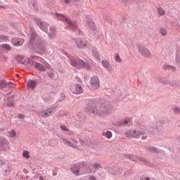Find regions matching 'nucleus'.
<instances>
[{"label":"nucleus","mask_w":180,"mask_h":180,"mask_svg":"<svg viewBox=\"0 0 180 180\" xmlns=\"http://www.w3.org/2000/svg\"><path fill=\"white\" fill-rule=\"evenodd\" d=\"M86 112L93 113L96 116H106L109 113V109L105 104H90L86 107Z\"/></svg>","instance_id":"nucleus-1"},{"label":"nucleus","mask_w":180,"mask_h":180,"mask_svg":"<svg viewBox=\"0 0 180 180\" xmlns=\"http://www.w3.org/2000/svg\"><path fill=\"white\" fill-rule=\"evenodd\" d=\"M29 46L30 47H33L36 50H44V42L40 39H36L35 33L31 34Z\"/></svg>","instance_id":"nucleus-2"},{"label":"nucleus","mask_w":180,"mask_h":180,"mask_svg":"<svg viewBox=\"0 0 180 180\" xmlns=\"http://www.w3.org/2000/svg\"><path fill=\"white\" fill-rule=\"evenodd\" d=\"M57 18L59 19V20H63V22H66L68 26H69L70 29H72V30H77V23L76 22H72L70 19L67 18V17L61 15V14H56Z\"/></svg>","instance_id":"nucleus-3"},{"label":"nucleus","mask_w":180,"mask_h":180,"mask_svg":"<svg viewBox=\"0 0 180 180\" xmlns=\"http://www.w3.org/2000/svg\"><path fill=\"white\" fill-rule=\"evenodd\" d=\"M71 65H72V67H76V68H81L82 67L83 68H86V70L91 68V66L89 64H85V62L80 59L72 60Z\"/></svg>","instance_id":"nucleus-4"},{"label":"nucleus","mask_w":180,"mask_h":180,"mask_svg":"<svg viewBox=\"0 0 180 180\" xmlns=\"http://www.w3.org/2000/svg\"><path fill=\"white\" fill-rule=\"evenodd\" d=\"M90 84L91 89H93V91L98 89V88L101 86V82L99 81V78L96 76H94L91 78Z\"/></svg>","instance_id":"nucleus-5"},{"label":"nucleus","mask_w":180,"mask_h":180,"mask_svg":"<svg viewBox=\"0 0 180 180\" xmlns=\"http://www.w3.org/2000/svg\"><path fill=\"white\" fill-rule=\"evenodd\" d=\"M70 90L75 95H79L84 92V89L81 84H71L70 86Z\"/></svg>","instance_id":"nucleus-6"},{"label":"nucleus","mask_w":180,"mask_h":180,"mask_svg":"<svg viewBox=\"0 0 180 180\" xmlns=\"http://www.w3.org/2000/svg\"><path fill=\"white\" fill-rule=\"evenodd\" d=\"M56 112V108H51L47 109L46 110H41L39 112V116H41V117H49V116H51L53 113Z\"/></svg>","instance_id":"nucleus-7"},{"label":"nucleus","mask_w":180,"mask_h":180,"mask_svg":"<svg viewBox=\"0 0 180 180\" xmlns=\"http://www.w3.org/2000/svg\"><path fill=\"white\" fill-rule=\"evenodd\" d=\"M0 165L2 174H4V175H9V173L11 172V166L9 164H6L5 161L1 160Z\"/></svg>","instance_id":"nucleus-8"},{"label":"nucleus","mask_w":180,"mask_h":180,"mask_svg":"<svg viewBox=\"0 0 180 180\" xmlns=\"http://www.w3.org/2000/svg\"><path fill=\"white\" fill-rule=\"evenodd\" d=\"M77 49H85V47H89L91 44L87 41L82 40V39H76L75 41Z\"/></svg>","instance_id":"nucleus-9"},{"label":"nucleus","mask_w":180,"mask_h":180,"mask_svg":"<svg viewBox=\"0 0 180 180\" xmlns=\"http://www.w3.org/2000/svg\"><path fill=\"white\" fill-rule=\"evenodd\" d=\"M139 53H141L143 57H146V58H150V57H151V52H150V50L148 49L139 46Z\"/></svg>","instance_id":"nucleus-10"},{"label":"nucleus","mask_w":180,"mask_h":180,"mask_svg":"<svg viewBox=\"0 0 180 180\" xmlns=\"http://www.w3.org/2000/svg\"><path fill=\"white\" fill-rule=\"evenodd\" d=\"M143 132L141 131H129L127 133V136L128 137H134L135 139H137L139 136H141V134H143Z\"/></svg>","instance_id":"nucleus-11"},{"label":"nucleus","mask_w":180,"mask_h":180,"mask_svg":"<svg viewBox=\"0 0 180 180\" xmlns=\"http://www.w3.org/2000/svg\"><path fill=\"white\" fill-rule=\"evenodd\" d=\"M34 20H35L37 26H39V27H40V29H41V30H44V31L46 30L47 24L46 22H41V20H40V19H39V18H34Z\"/></svg>","instance_id":"nucleus-12"},{"label":"nucleus","mask_w":180,"mask_h":180,"mask_svg":"<svg viewBox=\"0 0 180 180\" xmlns=\"http://www.w3.org/2000/svg\"><path fill=\"white\" fill-rule=\"evenodd\" d=\"M24 40L20 38H13L11 41L12 44L13 46H15L17 47H19V46H22L24 43Z\"/></svg>","instance_id":"nucleus-13"},{"label":"nucleus","mask_w":180,"mask_h":180,"mask_svg":"<svg viewBox=\"0 0 180 180\" xmlns=\"http://www.w3.org/2000/svg\"><path fill=\"white\" fill-rule=\"evenodd\" d=\"M8 141L5 138H0V150H6Z\"/></svg>","instance_id":"nucleus-14"},{"label":"nucleus","mask_w":180,"mask_h":180,"mask_svg":"<svg viewBox=\"0 0 180 180\" xmlns=\"http://www.w3.org/2000/svg\"><path fill=\"white\" fill-rule=\"evenodd\" d=\"M63 141L64 144H66V146H69V147H73V148H77V144H78V142L76 141H73V143H71L70 141L67 139H63Z\"/></svg>","instance_id":"nucleus-15"},{"label":"nucleus","mask_w":180,"mask_h":180,"mask_svg":"<svg viewBox=\"0 0 180 180\" xmlns=\"http://www.w3.org/2000/svg\"><path fill=\"white\" fill-rule=\"evenodd\" d=\"M35 86H36V82L33 80H30L27 82V89H34Z\"/></svg>","instance_id":"nucleus-16"},{"label":"nucleus","mask_w":180,"mask_h":180,"mask_svg":"<svg viewBox=\"0 0 180 180\" xmlns=\"http://www.w3.org/2000/svg\"><path fill=\"white\" fill-rule=\"evenodd\" d=\"M34 68L39 71H44L46 68L41 63H36Z\"/></svg>","instance_id":"nucleus-17"},{"label":"nucleus","mask_w":180,"mask_h":180,"mask_svg":"<svg viewBox=\"0 0 180 180\" xmlns=\"http://www.w3.org/2000/svg\"><path fill=\"white\" fill-rule=\"evenodd\" d=\"M72 171L75 175H79V167H78V166H73L72 167Z\"/></svg>","instance_id":"nucleus-18"},{"label":"nucleus","mask_w":180,"mask_h":180,"mask_svg":"<svg viewBox=\"0 0 180 180\" xmlns=\"http://www.w3.org/2000/svg\"><path fill=\"white\" fill-rule=\"evenodd\" d=\"M8 136L11 139L16 137V131L15 129H11L10 131H8Z\"/></svg>","instance_id":"nucleus-19"},{"label":"nucleus","mask_w":180,"mask_h":180,"mask_svg":"<svg viewBox=\"0 0 180 180\" xmlns=\"http://www.w3.org/2000/svg\"><path fill=\"white\" fill-rule=\"evenodd\" d=\"M102 65L104 68H109L110 67V63L106 60H102Z\"/></svg>","instance_id":"nucleus-20"},{"label":"nucleus","mask_w":180,"mask_h":180,"mask_svg":"<svg viewBox=\"0 0 180 180\" xmlns=\"http://www.w3.org/2000/svg\"><path fill=\"white\" fill-rule=\"evenodd\" d=\"M131 123V120L126 119L124 122L121 124V126H127V124H130Z\"/></svg>","instance_id":"nucleus-21"},{"label":"nucleus","mask_w":180,"mask_h":180,"mask_svg":"<svg viewBox=\"0 0 180 180\" xmlns=\"http://www.w3.org/2000/svg\"><path fill=\"white\" fill-rule=\"evenodd\" d=\"M22 157H24V158H27V159L30 158V155L29 153V151L24 150L22 153Z\"/></svg>","instance_id":"nucleus-22"},{"label":"nucleus","mask_w":180,"mask_h":180,"mask_svg":"<svg viewBox=\"0 0 180 180\" xmlns=\"http://www.w3.org/2000/svg\"><path fill=\"white\" fill-rule=\"evenodd\" d=\"M93 57H94L96 60H98V61H101V57L99 56V53L98 52H93Z\"/></svg>","instance_id":"nucleus-23"},{"label":"nucleus","mask_w":180,"mask_h":180,"mask_svg":"<svg viewBox=\"0 0 180 180\" xmlns=\"http://www.w3.org/2000/svg\"><path fill=\"white\" fill-rule=\"evenodd\" d=\"M158 13L160 16L165 15V11L161 8H158Z\"/></svg>","instance_id":"nucleus-24"},{"label":"nucleus","mask_w":180,"mask_h":180,"mask_svg":"<svg viewBox=\"0 0 180 180\" xmlns=\"http://www.w3.org/2000/svg\"><path fill=\"white\" fill-rule=\"evenodd\" d=\"M4 88H6V82L5 81H0V89H4Z\"/></svg>","instance_id":"nucleus-25"},{"label":"nucleus","mask_w":180,"mask_h":180,"mask_svg":"<svg viewBox=\"0 0 180 180\" xmlns=\"http://www.w3.org/2000/svg\"><path fill=\"white\" fill-rule=\"evenodd\" d=\"M75 2H79V0H65V4H75Z\"/></svg>","instance_id":"nucleus-26"},{"label":"nucleus","mask_w":180,"mask_h":180,"mask_svg":"<svg viewBox=\"0 0 180 180\" xmlns=\"http://www.w3.org/2000/svg\"><path fill=\"white\" fill-rule=\"evenodd\" d=\"M1 47L2 49H4V50H11V46H9L8 44H6L1 45Z\"/></svg>","instance_id":"nucleus-27"},{"label":"nucleus","mask_w":180,"mask_h":180,"mask_svg":"<svg viewBox=\"0 0 180 180\" xmlns=\"http://www.w3.org/2000/svg\"><path fill=\"white\" fill-rule=\"evenodd\" d=\"M115 60L116 63H122V58H120V56H119V54L115 55Z\"/></svg>","instance_id":"nucleus-28"},{"label":"nucleus","mask_w":180,"mask_h":180,"mask_svg":"<svg viewBox=\"0 0 180 180\" xmlns=\"http://www.w3.org/2000/svg\"><path fill=\"white\" fill-rule=\"evenodd\" d=\"M2 41H8V37L0 35V43H1Z\"/></svg>","instance_id":"nucleus-29"},{"label":"nucleus","mask_w":180,"mask_h":180,"mask_svg":"<svg viewBox=\"0 0 180 180\" xmlns=\"http://www.w3.org/2000/svg\"><path fill=\"white\" fill-rule=\"evenodd\" d=\"M160 34H162V36H166L167 35V30H165V28L160 29Z\"/></svg>","instance_id":"nucleus-30"},{"label":"nucleus","mask_w":180,"mask_h":180,"mask_svg":"<svg viewBox=\"0 0 180 180\" xmlns=\"http://www.w3.org/2000/svg\"><path fill=\"white\" fill-rule=\"evenodd\" d=\"M106 139H111L112 138V131H107L105 134Z\"/></svg>","instance_id":"nucleus-31"},{"label":"nucleus","mask_w":180,"mask_h":180,"mask_svg":"<svg viewBox=\"0 0 180 180\" xmlns=\"http://www.w3.org/2000/svg\"><path fill=\"white\" fill-rule=\"evenodd\" d=\"M50 30H51L49 33L50 36H52L53 34H56V29H54V27H51Z\"/></svg>","instance_id":"nucleus-32"},{"label":"nucleus","mask_w":180,"mask_h":180,"mask_svg":"<svg viewBox=\"0 0 180 180\" xmlns=\"http://www.w3.org/2000/svg\"><path fill=\"white\" fill-rule=\"evenodd\" d=\"M131 160H132V161H135V162H139L140 161V159L139 158H137V156H131Z\"/></svg>","instance_id":"nucleus-33"},{"label":"nucleus","mask_w":180,"mask_h":180,"mask_svg":"<svg viewBox=\"0 0 180 180\" xmlns=\"http://www.w3.org/2000/svg\"><path fill=\"white\" fill-rule=\"evenodd\" d=\"M94 169H99V168H101V164L94 163Z\"/></svg>","instance_id":"nucleus-34"},{"label":"nucleus","mask_w":180,"mask_h":180,"mask_svg":"<svg viewBox=\"0 0 180 180\" xmlns=\"http://www.w3.org/2000/svg\"><path fill=\"white\" fill-rule=\"evenodd\" d=\"M174 112L176 113L177 115H180V108H174Z\"/></svg>","instance_id":"nucleus-35"},{"label":"nucleus","mask_w":180,"mask_h":180,"mask_svg":"<svg viewBox=\"0 0 180 180\" xmlns=\"http://www.w3.org/2000/svg\"><path fill=\"white\" fill-rule=\"evenodd\" d=\"M60 128L62 130H64V131H68V129H67V127L65 125H60Z\"/></svg>","instance_id":"nucleus-36"},{"label":"nucleus","mask_w":180,"mask_h":180,"mask_svg":"<svg viewBox=\"0 0 180 180\" xmlns=\"http://www.w3.org/2000/svg\"><path fill=\"white\" fill-rule=\"evenodd\" d=\"M7 106H15V105L13 104V102L7 103Z\"/></svg>","instance_id":"nucleus-37"},{"label":"nucleus","mask_w":180,"mask_h":180,"mask_svg":"<svg viewBox=\"0 0 180 180\" xmlns=\"http://www.w3.org/2000/svg\"><path fill=\"white\" fill-rule=\"evenodd\" d=\"M87 23H88V25H89V26H94V22H92V21H90V22H87Z\"/></svg>","instance_id":"nucleus-38"},{"label":"nucleus","mask_w":180,"mask_h":180,"mask_svg":"<svg viewBox=\"0 0 180 180\" xmlns=\"http://www.w3.org/2000/svg\"><path fill=\"white\" fill-rule=\"evenodd\" d=\"M19 119H25V115H20Z\"/></svg>","instance_id":"nucleus-39"},{"label":"nucleus","mask_w":180,"mask_h":180,"mask_svg":"<svg viewBox=\"0 0 180 180\" xmlns=\"http://www.w3.org/2000/svg\"><path fill=\"white\" fill-rule=\"evenodd\" d=\"M89 180H96V178H95L94 176H90Z\"/></svg>","instance_id":"nucleus-40"},{"label":"nucleus","mask_w":180,"mask_h":180,"mask_svg":"<svg viewBox=\"0 0 180 180\" xmlns=\"http://www.w3.org/2000/svg\"><path fill=\"white\" fill-rule=\"evenodd\" d=\"M150 150H152L153 151H157V149L155 148H150Z\"/></svg>","instance_id":"nucleus-41"},{"label":"nucleus","mask_w":180,"mask_h":180,"mask_svg":"<svg viewBox=\"0 0 180 180\" xmlns=\"http://www.w3.org/2000/svg\"><path fill=\"white\" fill-rule=\"evenodd\" d=\"M90 172H91V174H95V170H94V169H92V170L90 171Z\"/></svg>","instance_id":"nucleus-42"},{"label":"nucleus","mask_w":180,"mask_h":180,"mask_svg":"<svg viewBox=\"0 0 180 180\" xmlns=\"http://www.w3.org/2000/svg\"><path fill=\"white\" fill-rule=\"evenodd\" d=\"M141 180H150V179L149 178H143Z\"/></svg>","instance_id":"nucleus-43"},{"label":"nucleus","mask_w":180,"mask_h":180,"mask_svg":"<svg viewBox=\"0 0 180 180\" xmlns=\"http://www.w3.org/2000/svg\"><path fill=\"white\" fill-rule=\"evenodd\" d=\"M170 70H172L174 71V70H175V68L174 67H170Z\"/></svg>","instance_id":"nucleus-44"},{"label":"nucleus","mask_w":180,"mask_h":180,"mask_svg":"<svg viewBox=\"0 0 180 180\" xmlns=\"http://www.w3.org/2000/svg\"><path fill=\"white\" fill-rule=\"evenodd\" d=\"M1 124H2V122L0 121V125H1ZM2 130H4V129H2L0 128V131H2Z\"/></svg>","instance_id":"nucleus-45"},{"label":"nucleus","mask_w":180,"mask_h":180,"mask_svg":"<svg viewBox=\"0 0 180 180\" xmlns=\"http://www.w3.org/2000/svg\"><path fill=\"white\" fill-rule=\"evenodd\" d=\"M80 144H82V146H84V141H80Z\"/></svg>","instance_id":"nucleus-46"},{"label":"nucleus","mask_w":180,"mask_h":180,"mask_svg":"<svg viewBox=\"0 0 180 180\" xmlns=\"http://www.w3.org/2000/svg\"><path fill=\"white\" fill-rule=\"evenodd\" d=\"M16 77H17V78H19L20 75L17 74Z\"/></svg>","instance_id":"nucleus-47"},{"label":"nucleus","mask_w":180,"mask_h":180,"mask_svg":"<svg viewBox=\"0 0 180 180\" xmlns=\"http://www.w3.org/2000/svg\"><path fill=\"white\" fill-rule=\"evenodd\" d=\"M80 149L82 150V148H78V150H80Z\"/></svg>","instance_id":"nucleus-48"},{"label":"nucleus","mask_w":180,"mask_h":180,"mask_svg":"<svg viewBox=\"0 0 180 180\" xmlns=\"http://www.w3.org/2000/svg\"><path fill=\"white\" fill-rule=\"evenodd\" d=\"M0 8H2V6H0Z\"/></svg>","instance_id":"nucleus-49"}]
</instances>
